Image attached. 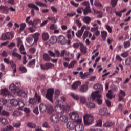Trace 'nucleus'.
I'll list each match as a JSON object with an SVG mask.
<instances>
[{
    "label": "nucleus",
    "instance_id": "obj_7",
    "mask_svg": "<svg viewBox=\"0 0 131 131\" xmlns=\"http://www.w3.org/2000/svg\"><path fill=\"white\" fill-rule=\"evenodd\" d=\"M75 124H76V122L69 121L66 124L67 128L70 130H73L75 127Z\"/></svg>",
    "mask_w": 131,
    "mask_h": 131
},
{
    "label": "nucleus",
    "instance_id": "obj_33",
    "mask_svg": "<svg viewBox=\"0 0 131 131\" xmlns=\"http://www.w3.org/2000/svg\"><path fill=\"white\" fill-rule=\"evenodd\" d=\"M28 102L30 105H36L37 104L34 98H30Z\"/></svg>",
    "mask_w": 131,
    "mask_h": 131
},
{
    "label": "nucleus",
    "instance_id": "obj_30",
    "mask_svg": "<svg viewBox=\"0 0 131 131\" xmlns=\"http://www.w3.org/2000/svg\"><path fill=\"white\" fill-rule=\"evenodd\" d=\"M28 7L29 8H31V9H34L36 11H39V8L37 7L36 5H34V4H28Z\"/></svg>",
    "mask_w": 131,
    "mask_h": 131
},
{
    "label": "nucleus",
    "instance_id": "obj_62",
    "mask_svg": "<svg viewBox=\"0 0 131 131\" xmlns=\"http://www.w3.org/2000/svg\"><path fill=\"white\" fill-rule=\"evenodd\" d=\"M117 1L118 0H111V5L112 6V7H115V6L117 5Z\"/></svg>",
    "mask_w": 131,
    "mask_h": 131
},
{
    "label": "nucleus",
    "instance_id": "obj_12",
    "mask_svg": "<svg viewBox=\"0 0 131 131\" xmlns=\"http://www.w3.org/2000/svg\"><path fill=\"white\" fill-rule=\"evenodd\" d=\"M34 99H35L37 104H39V103L41 102V96H40L37 92L35 93Z\"/></svg>",
    "mask_w": 131,
    "mask_h": 131
},
{
    "label": "nucleus",
    "instance_id": "obj_23",
    "mask_svg": "<svg viewBox=\"0 0 131 131\" xmlns=\"http://www.w3.org/2000/svg\"><path fill=\"white\" fill-rule=\"evenodd\" d=\"M1 94L3 96H9L10 93V91H9L8 89H7L6 88H5L4 89L1 90Z\"/></svg>",
    "mask_w": 131,
    "mask_h": 131
},
{
    "label": "nucleus",
    "instance_id": "obj_64",
    "mask_svg": "<svg viewBox=\"0 0 131 131\" xmlns=\"http://www.w3.org/2000/svg\"><path fill=\"white\" fill-rule=\"evenodd\" d=\"M60 90L57 89L55 90V98H58V96H60Z\"/></svg>",
    "mask_w": 131,
    "mask_h": 131
},
{
    "label": "nucleus",
    "instance_id": "obj_18",
    "mask_svg": "<svg viewBox=\"0 0 131 131\" xmlns=\"http://www.w3.org/2000/svg\"><path fill=\"white\" fill-rule=\"evenodd\" d=\"M108 112V111L107 110V108H101L99 109V113L100 115H101L102 116H105L106 114H107V113Z\"/></svg>",
    "mask_w": 131,
    "mask_h": 131
},
{
    "label": "nucleus",
    "instance_id": "obj_52",
    "mask_svg": "<svg viewBox=\"0 0 131 131\" xmlns=\"http://www.w3.org/2000/svg\"><path fill=\"white\" fill-rule=\"evenodd\" d=\"M48 53L49 54V56H50V57H53V58L56 57V53L51 50H49L48 51Z\"/></svg>",
    "mask_w": 131,
    "mask_h": 131
},
{
    "label": "nucleus",
    "instance_id": "obj_11",
    "mask_svg": "<svg viewBox=\"0 0 131 131\" xmlns=\"http://www.w3.org/2000/svg\"><path fill=\"white\" fill-rule=\"evenodd\" d=\"M81 123L76 122V126L75 125V130L76 131H83L84 130V127L83 125H81Z\"/></svg>",
    "mask_w": 131,
    "mask_h": 131
},
{
    "label": "nucleus",
    "instance_id": "obj_56",
    "mask_svg": "<svg viewBox=\"0 0 131 131\" xmlns=\"http://www.w3.org/2000/svg\"><path fill=\"white\" fill-rule=\"evenodd\" d=\"M7 104V100L4 99H0V105L1 106H4Z\"/></svg>",
    "mask_w": 131,
    "mask_h": 131
},
{
    "label": "nucleus",
    "instance_id": "obj_54",
    "mask_svg": "<svg viewBox=\"0 0 131 131\" xmlns=\"http://www.w3.org/2000/svg\"><path fill=\"white\" fill-rule=\"evenodd\" d=\"M35 4L37 6H39V7H47V5L46 4L42 3L40 2H35Z\"/></svg>",
    "mask_w": 131,
    "mask_h": 131
},
{
    "label": "nucleus",
    "instance_id": "obj_58",
    "mask_svg": "<svg viewBox=\"0 0 131 131\" xmlns=\"http://www.w3.org/2000/svg\"><path fill=\"white\" fill-rule=\"evenodd\" d=\"M130 46V42L129 41H126L124 42V47L125 49H126V48H129Z\"/></svg>",
    "mask_w": 131,
    "mask_h": 131
},
{
    "label": "nucleus",
    "instance_id": "obj_13",
    "mask_svg": "<svg viewBox=\"0 0 131 131\" xmlns=\"http://www.w3.org/2000/svg\"><path fill=\"white\" fill-rule=\"evenodd\" d=\"M57 41L61 45H66V39L63 35L59 36L57 38Z\"/></svg>",
    "mask_w": 131,
    "mask_h": 131
},
{
    "label": "nucleus",
    "instance_id": "obj_39",
    "mask_svg": "<svg viewBox=\"0 0 131 131\" xmlns=\"http://www.w3.org/2000/svg\"><path fill=\"white\" fill-rule=\"evenodd\" d=\"M12 115L15 117H17V116H21V115H22V112L18 111H14Z\"/></svg>",
    "mask_w": 131,
    "mask_h": 131
},
{
    "label": "nucleus",
    "instance_id": "obj_8",
    "mask_svg": "<svg viewBox=\"0 0 131 131\" xmlns=\"http://www.w3.org/2000/svg\"><path fill=\"white\" fill-rule=\"evenodd\" d=\"M53 66H54V64L51 63H46L45 65L40 64L41 69L42 70L51 69Z\"/></svg>",
    "mask_w": 131,
    "mask_h": 131
},
{
    "label": "nucleus",
    "instance_id": "obj_2",
    "mask_svg": "<svg viewBox=\"0 0 131 131\" xmlns=\"http://www.w3.org/2000/svg\"><path fill=\"white\" fill-rule=\"evenodd\" d=\"M94 89H95V90H97V91L92 93L91 96L92 99H95V98L97 97H102L101 95L99 94V93L103 92V86L100 84H96L94 85Z\"/></svg>",
    "mask_w": 131,
    "mask_h": 131
},
{
    "label": "nucleus",
    "instance_id": "obj_28",
    "mask_svg": "<svg viewBox=\"0 0 131 131\" xmlns=\"http://www.w3.org/2000/svg\"><path fill=\"white\" fill-rule=\"evenodd\" d=\"M88 89L89 87L88 86V85L84 84L80 89V92H81V93H85V92L88 91Z\"/></svg>",
    "mask_w": 131,
    "mask_h": 131
},
{
    "label": "nucleus",
    "instance_id": "obj_27",
    "mask_svg": "<svg viewBox=\"0 0 131 131\" xmlns=\"http://www.w3.org/2000/svg\"><path fill=\"white\" fill-rule=\"evenodd\" d=\"M80 99V103L81 104H83L84 105H85L86 104V98L84 96H80L79 97Z\"/></svg>",
    "mask_w": 131,
    "mask_h": 131
},
{
    "label": "nucleus",
    "instance_id": "obj_59",
    "mask_svg": "<svg viewBox=\"0 0 131 131\" xmlns=\"http://www.w3.org/2000/svg\"><path fill=\"white\" fill-rule=\"evenodd\" d=\"M121 56L123 58H126V57H127V56H128V51H125V52L121 53Z\"/></svg>",
    "mask_w": 131,
    "mask_h": 131
},
{
    "label": "nucleus",
    "instance_id": "obj_55",
    "mask_svg": "<svg viewBox=\"0 0 131 131\" xmlns=\"http://www.w3.org/2000/svg\"><path fill=\"white\" fill-rule=\"evenodd\" d=\"M107 99H112V90H109L108 92L106 94Z\"/></svg>",
    "mask_w": 131,
    "mask_h": 131
},
{
    "label": "nucleus",
    "instance_id": "obj_15",
    "mask_svg": "<svg viewBox=\"0 0 131 131\" xmlns=\"http://www.w3.org/2000/svg\"><path fill=\"white\" fill-rule=\"evenodd\" d=\"M125 92H124L122 90H120V93L119 94L118 97H119V102H121V101H122L123 99L124 98V97H125Z\"/></svg>",
    "mask_w": 131,
    "mask_h": 131
},
{
    "label": "nucleus",
    "instance_id": "obj_32",
    "mask_svg": "<svg viewBox=\"0 0 131 131\" xmlns=\"http://www.w3.org/2000/svg\"><path fill=\"white\" fill-rule=\"evenodd\" d=\"M91 20L92 19L91 18V17L89 16L84 17L82 19L83 22H84V23H85L86 24H90V22H91Z\"/></svg>",
    "mask_w": 131,
    "mask_h": 131
},
{
    "label": "nucleus",
    "instance_id": "obj_25",
    "mask_svg": "<svg viewBox=\"0 0 131 131\" xmlns=\"http://www.w3.org/2000/svg\"><path fill=\"white\" fill-rule=\"evenodd\" d=\"M39 109L41 112L45 113L47 110V105L43 103H41L39 105Z\"/></svg>",
    "mask_w": 131,
    "mask_h": 131
},
{
    "label": "nucleus",
    "instance_id": "obj_41",
    "mask_svg": "<svg viewBox=\"0 0 131 131\" xmlns=\"http://www.w3.org/2000/svg\"><path fill=\"white\" fill-rule=\"evenodd\" d=\"M100 98H101V97H96L95 98H93V100L95 101L96 102V103H97V104H98V105H101V104H102V103H103V101H102V100H101V99H100Z\"/></svg>",
    "mask_w": 131,
    "mask_h": 131
},
{
    "label": "nucleus",
    "instance_id": "obj_36",
    "mask_svg": "<svg viewBox=\"0 0 131 131\" xmlns=\"http://www.w3.org/2000/svg\"><path fill=\"white\" fill-rule=\"evenodd\" d=\"M101 37L102 38V39L103 40H105V39H106L107 37L108 33L107 32V31H103L101 32Z\"/></svg>",
    "mask_w": 131,
    "mask_h": 131
},
{
    "label": "nucleus",
    "instance_id": "obj_22",
    "mask_svg": "<svg viewBox=\"0 0 131 131\" xmlns=\"http://www.w3.org/2000/svg\"><path fill=\"white\" fill-rule=\"evenodd\" d=\"M115 124V123L113 122L112 121H107L105 122L103 126L104 127H111V126H113V125H114Z\"/></svg>",
    "mask_w": 131,
    "mask_h": 131
},
{
    "label": "nucleus",
    "instance_id": "obj_19",
    "mask_svg": "<svg viewBox=\"0 0 131 131\" xmlns=\"http://www.w3.org/2000/svg\"><path fill=\"white\" fill-rule=\"evenodd\" d=\"M80 50L82 54H86V52H88V48H86V46H84L83 44L80 43Z\"/></svg>",
    "mask_w": 131,
    "mask_h": 131
},
{
    "label": "nucleus",
    "instance_id": "obj_5",
    "mask_svg": "<svg viewBox=\"0 0 131 131\" xmlns=\"http://www.w3.org/2000/svg\"><path fill=\"white\" fill-rule=\"evenodd\" d=\"M14 37V35L10 32H7L5 34H2L0 39L1 40H7L8 39H12Z\"/></svg>",
    "mask_w": 131,
    "mask_h": 131
},
{
    "label": "nucleus",
    "instance_id": "obj_20",
    "mask_svg": "<svg viewBox=\"0 0 131 131\" xmlns=\"http://www.w3.org/2000/svg\"><path fill=\"white\" fill-rule=\"evenodd\" d=\"M80 84H81V82L79 81L74 82L72 85V90H76V89H77V88H78Z\"/></svg>",
    "mask_w": 131,
    "mask_h": 131
},
{
    "label": "nucleus",
    "instance_id": "obj_42",
    "mask_svg": "<svg viewBox=\"0 0 131 131\" xmlns=\"http://www.w3.org/2000/svg\"><path fill=\"white\" fill-rule=\"evenodd\" d=\"M28 127L30 128H35L36 127V125L32 122H29L27 124Z\"/></svg>",
    "mask_w": 131,
    "mask_h": 131
},
{
    "label": "nucleus",
    "instance_id": "obj_3",
    "mask_svg": "<svg viewBox=\"0 0 131 131\" xmlns=\"http://www.w3.org/2000/svg\"><path fill=\"white\" fill-rule=\"evenodd\" d=\"M70 118L72 120H75V122L77 123H81V119H78L79 118V115L76 112H73L69 114Z\"/></svg>",
    "mask_w": 131,
    "mask_h": 131
},
{
    "label": "nucleus",
    "instance_id": "obj_1",
    "mask_svg": "<svg viewBox=\"0 0 131 131\" xmlns=\"http://www.w3.org/2000/svg\"><path fill=\"white\" fill-rule=\"evenodd\" d=\"M83 118L84 125H91L94 123V116L91 114H84Z\"/></svg>",
    "mask_w": 131,
    "mask_h": 131
},
{
    "label": "nucleus",
    "instance_id": "obj_4",
    "mask_svg": "<svg viewBox=\"0 0 131 131\" xmlns=\"http://www.w3.org/2000/svg\"><path fill=\"white\" fill-rule=\"evenodd\" d=\"M46 94V98L49 100L51 103H53V95H54V89L50 88L47 90Z\"/></svg>",
    "mask_w": 131,
    "mask_h": 131
},
{
    "label": "nucleus",
    "instance_id": "obj_35",
    "mask_svg": "<svg viewBox=\"0 0 131 131\" xmlns=\"http://www.w3.org/2000/svg\"><path fill=\"white\" fill-rule=\"evenodd\" d=\"M26 41L27 43L29 44V46H33V44L34 43V41H33V39L30 38V37H28L26 39Z\"/></svg>",
    "mask_w": 131,
    "mask_h": 131
},
{
    "label": "nucleus",
    "instance_id": "obj_9",
    "mask_svg": "<svg viewBox=\"0 0 131 131\" xmlns=\"http://www.w3.org/2000/svg\"><path fill=\"white\" fill-rule=\"evenodd\" d=\"M16 93L17 96L21 97V98H26V97H27V94L25 93V91L21 89H17L16 90Z\"/></svg>",
    "mask_w": 131,
    "mask_h": 131
},
{
    "label": "nucleus",
    "instance_id": "obj_37",
    "mask_svg": "<svg viewBox=\"0 0 131 131\" xmlns=\"http://www.w3.org/2000/svg\"><path fill=\"white\" fill-rule=\"evenodd\" d=\"M28 67H32V66H35V59H32L29 61L27 66Z\"/></svg>",
    "mask_w": 131,
    "mask_h": 131
},
{
    "label": "nucleus",
    "instance_id": "obj_46",
    "mask_svg": "<svg viewBox=\"0 0 131 131\" xmlns=\"http://www.w3.org/2000/svg\"><path fill=\"white\" fill-rule=\"evenodd\" d=\"M2 122V124H8L9 123V122H8V120L7 119L3 118H0V122Z\"/></svg>",
    "mask_w": 131,
    "mask_h": 131
},
{
    "label": "nucleus",
    "instance_id": "obj_44",
    "mask_svg": "<svg viewBox=\"0 0 131 131\" xmlns=\"http://www.w3.org/2000/svg\"><path fill=\"white\" fill-rule=\"evenodd\" d=\"M71 96L73 98H74V100H76V101H78V100H79V96L74 93H72L71 94Z\"/></svg>",
    "mask_w": 131,
    "mask_h": 131
},
{
    "label": "nucleus",
    "instance_id": "obj_10",
    "mask_svg": "<svg viewBox=\"0 0 131 131\" xmlns=\"http://www.w3.org/2000/svg\"><path fill=\"white\" fill-rule=\"evenodd\" d=\"M85 25L82 26L81 29L78 30V32L76 33V35L78 38H81V36H82V34H83V32L84 31V29H85Z\"/></svg>",
    "mask_w": 131,
    "mask_h": 131
},
{
    "label": "nucleus",
    "instance_id": "obj_57",
    "mask_svg": "<svg viewBox=\"0 0 131 131\" xmlns=\"http://www.w3.org/2000/svg\"><path fill=\"white\" fill-rule=\"evenodd\" d=\"M34 26H36V25H38V24H40L41 21L39 19H34L33 20Z\"/></svg>",
    "mask_w": 131,
    "mask_h": 131
},
{
    "label": "nucleus",
    "instance_id": "obj_50",
    "mask_svg": "<svg viewBox=\"0 0 131 131\" xmlns=\"http://www.w3.org/2000/svg\"><path fill=\"white\" fill-rule=\"evenodd\" d=\"M95 126L98 127H101V126H102V120L96 121V123Z\"/></svg>",
    "mask_w": 131,
    "mask_h": 131
},
{
    "label": "nucleus",
    "instance_id": "obj_48",
    "mask_svg": "<svg viewBox=\"0 0 131 131\" xmlns=\"http://www.w3.org/2000/svg\"><path fill=\"white\" fill-rule=\"evenodd\" d=\"M19 70L20 71H21L23 73H26V72H27V69H26V67H20Z\"/></svg>",
    "mask_w": 131,
    "mask_h": 131
},
{
    "label": "nucleus",
    "instance_id": "obj_47",
    "mask_svg": "<svg viewBox=\"0 0 131 131\" xmlns=\"http://www.w3.org/2000/svg\"><path fill=\"white\" fill-rule=\"evenodd\" d=\"M47 19L50 21H53L54 23H56L58 21V19L56 17H48Z\"/></svg>",
    "mask_w": 131,
    "mask_h": 131
},
{
    "label": "nucleus",
    "instance_id": "obj_24",
    "mask_svg": "<svg viewBox=\"0 0 131 131\" xmlns=\"http://www.w3.org/2000/svg\"><path fill=\"white\" fill-rule=\"evenodd\" d=\"M43 60L46 62H50L51 61V57L47 53H45L43 54Z\"/></svg>",
    "mask_w": 131,
    "mask_h": 131
},
{
    "label": "nucleus",
    "instance_id": "obj_49",
    "mask_svg": "<svg viewBox=\"0 0 131 131\" xmlns=\"http://www.w3.org/2000/svg\"><path fill=\"white\" fill-rule=\"evenodd\" d=\"M9 89L11 90V91H16V92H17V87H16L14 84H11L9 86Z\"/></svg>",
    "mask_w": 131,
    "mask_h": 131
},
{
    "label": "nucleus",
    "instance_id": "obj_45",
    "mask_svg": "<svg viewBox=\"0 0 131 131\" xmlns=\"http://www.w3.org/2000/svg\"><path fill=\"white\" fill-rule=\"evenodd\" d=\"M18 101L15 99H11L10 100V103L12 104V106H18Z\"/></svg>",
    "mask_w": 131,
    "mask_h": 131
},
{
    "label": "nucleus",
    "instance_id": "obj_38",
    "mask_svg": "<svg viewBox=\"0 0 131 131\" xmlns=\"http://www.w3.org/2000/svg\"><path fill=\"white\" fill-rule=\"evenodd\" d=\"M60 120L62 121V122H67L68 120V117L67 116H64V115H61L60 116Z\"/></svg>",
    "mask_w": 131,
    "mask_h": 131
},
{
    "label": "nucleus",
    "instance_id": "obj_21",
    "mask_svg": "<svg viewBox=\"0 0 131 131\" xmlns=\"http://www.w3.org/2000/svg\"><path fill=\"white\" fill-rule=\"evenodd\" d=\"M81 9L83 10V14L85 16H86L89 13H92L91 7H85V9H83V7H81Z\"/></svg>",
    "mask_w": 131,
    "mask_h": 131
},
{
    "label": "nucleus",
    "instance_id": "obj_40",
    "mask_svg": "<svg viewBox=\"0 0 131 131\" xmlns=\"http://www.w3.org/2000/svg\"><path fill=\"white\" fill-rule=\"evenodd\" d=\"M1 115H3V116H6V117H8L10 116V113L6 110H3L1 112Z\"/></svg>",
    "mask_w": 131,
    "mask_h": 131
},
{
    "label": "nucleus",
    "instance_id": "obj_60",
    "mask_svg": "<svg viewBox=\"0 0 131 131\" xmlns=\"http://www.w3.org/2000/svg\"><path fill=\"white\" fill-rule=\"evenodd\" d=\"M125 65L127 66H131V59H127L125 60Z\"/></svg>",
    "mask_w": 131,
    "mask_h": 131
},
{
    "label": "nucleus",
    "instance_id": "obj_16",
    "mask_svg": "<svg viewBox=\"0 0 131 131\" xmlns=\"http://www.w3.org/2000/svg\"><path fill=\"white\" fill-rule=\"evenodd\" d=\"M50 119L52 122H54V123L59 122V117L56 114H54L51 116Z\"/></svg>",
    "mask_w": 131,
    "mask_h": 131
},
{
    "label": "nucleus",
    "instance_id": "obj_34",
    "mask_svg": "<svg viewBox=\"0 0 131 131\" xmlns=\"http://www.w3.org/2000/svg\"><path fill=\"white\" fill-rule=\"evenodd\" d=\"M85 106L87 108H89V109H93L95 108V104L92 102H87L85 103Z\"/></svg>",
    "mask_w": 131,
    "mask_h": 131
},
{
    "label": "nucleus",
    "instance_id": "obj_14",
    "mask_svg": "<svg viewBox=\"0 0 131 131\" xmlns=\"http://www.w3.org/2000/svg\"><path fill=\"white\" fill-rule=\"evenodd\" d=\"M11 53L12 57L16 58L18 61H21V59H22V56L21 54H18V53L14 52V51H11Z\"/></svg>",
    "mask_w": 131,
    "mask_h": 131
},
{
    "label": "nucleus",
    "instance_id": "obj_61",
    "mask_svg": "<svg viewBox=\"0 0 131 131\" xmlns=\"http://www.w3.org/2000/svg\"><path fill=\"white\" fill-rule=\"evenodd\" d=\"M90 33V32L86 31L84 32L83 34V39H85L86 37L89 36V34Z\"/></svg>",
    "mask_w": 131,
    "mask_h": 131
},
{
    "label": "nucleus",
    "instance_id": "obj_63",
    "mask_svg": "<svg viewBox=\"0 0 131 131\" xmlns=\"http://www.w3.org/2000/svg\"><path fill=\"white\" fill-rule=\"evenodd\" d=\"M58 28V27H57V25H55V24H52L51 25L50 27V29H51V30H55V29H57Z\"/></svg>",
    "mask_w": 131,
    "mask_h": 131
},
{
    "label": "nucleus",
    "instance_id": "obj_53",
    "mask_svg": "<svg viewBox=\"0 0 131 131\" xmlns=\"http://www.w3.org/2000/svg\"><path fill=\"white\" fill-rule=\"evenodd\" d=\"M12 125L14 127H16V128H19V127L21 126V123L20 122L13 123Z\"/></svg>",
    "mask_w": 131,
    "mask_h": 131
},
{
    "label": "nucleus",
    "instance_id": "obj_6",
    "mask_svg": "<svg viewBox=\"0 0 131 131\" xmlns=\"http://www.w3.org/2000/svg\"><path fill=\"white\" fill-rule=\"evenodd\" d=\"M9 8L7 6L1 5L0 6V12L2 14L8 15L9 14Z\"/></svg>",
    "mask_w": 131,
    "mask_h": 131
},
{
    "label": "nucleus",
    "instance_id": "obj_26",
    "mask_svg": "<svg viewBox=\"0 0 131 131\" xmlns=\"http://www.w3.org/2000/svg\"><path fill=\"white\" fill-rule=\"evenodd\" d=\"M66 102V98L64 97H60V100H56V104L57 105H61V103H65Z\"/></svg>",
    "mask_w": 131,
    "mask_h": 131
},
{
    "label": "nucleus",
    "instance_id": "obj_51",
    "mask_svg": "<svg viewBox=\"0 0 131 131\" xmlns=\"http://www.w3.org/2000/svg\"><path fill=\"white\" fill-rule=\"evenodd\" d=\"M17 105L19 107V109H21V108H23L24 107V102L21 100L18 101V104Z\"/></svg>",
    "mask_w": 131,
    "mask_h": 131
},
{
    "label": "nucleus",
    "instance_id": "obj_17",
    "mask_svg": "<svg viewBox=\"0 0 131 131\" xmlns=\"http://www.w3.org/2000/svg\"><path fill=\"white\" fill-rule=\"evenodd\" d=\"M39 36H40V34H39V33H35L33 34L32 37L34 39V42H35V43H36V42L38 41Z\"/></svg>",
    "mask_w": 131,
    "mask_h": 131
},
{
    "label": "nucleus",
    "instance_id": "obj_43",
    "mask_svg": "<svg viewBox=\"0 0 131 131\" xmlns=\"http://www.w3.org/2000/svg\"><path fill=\"white\" fill-rule=\"evenodd\" d=\"M47 110L48 113H53V112H54V107H53V106L52 105H49L47 107Z\"/></svg>",
    "mask_w": 131,
    "mask_h": 131
},
{
    "label": "nucleus",
    "instance_id": "obj_31",
    "mask_svg": "<svg viewBox=\"0 0 131 131\" xmlns=\"http://www.w3.org/2000/svg\"><path fill=\"white\" fill-rule=\"evenodd\" d=\"M42 37L43 40L46 41V40H48L49 38H50V35H49V33H48L47 32L43 33L42 34Z\"/></svg>",
    "mask_w": 131,
    "mask_h": 131
},
{
    "label": "nucleus",
    "instance_id": "obj_29",
    "mask_svg": "<svg viewBox=\"0 0 131 131\" xmlns=\"http://www.w3.org/2000/svg\"><path fill=\"white\" fill-rule=\"evenodd\" d=\"M58 40V38H57V37L54 36H51L50 39V43H52V45H54L57 42V41Z\"/></svg>",
    "mask_w": 131,
    "mask_h": 131
}]
</instances>
